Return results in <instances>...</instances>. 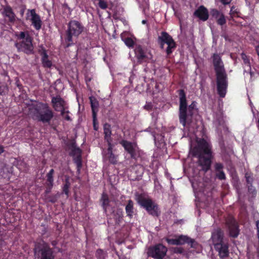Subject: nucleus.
Instances as JSON below:
<instances>
[{
    "instance_id": "nucleus-1",
    "label": "nucleus",
    "mask_w": 259,
    "mask_h": 259,
    "mask_svg": "<svg viewBox=\"0 0 259 259\" xmlns=\"http://www.w3.org/2000/svg\"><path fill=\"white\" fill-rule=\"evenodd\" d=\"M212 59L216 76L218 94L220 97L224 98L228 86V75L220 55L217 53L213 54Z\"/></svg>"
},
{
    "instance_id": "nucleus-52",
    "label": "nucleus",
    "mask_w": 259,
    "mask_h": 259,
    "mask_svg": "<svg viewBox=\"0 0 259 259\" xmlns=\"http://www.w3.org/2000/svg\"><path fill=\"white\" fill-rule=\"evenodd\" d=\"M142 23L143 24H145V23H146V20H143L142 21Z\"/></svg>"
},
{
    "instance_id": "nucleus-22",
    "label": "nucleus",
    "mask_w": 259,
    "mask_h": 259,
    "mask_svg": "<svg viewBox=\"0 0 259 259\" xmlns=\"http://www.w3.org/2000/svg\"><path fill=\"white\" fill-rule=\"evenodd\" d=\"M39 54L41 56V63L44 68H51L52 66V62L49 59V56L47 53V51L45 49H42L39 51Z\"/></svg>"
},
{
    "instance_id": "nucleus-38",
    "label": "nucleus",
    "mask_w": 259,
    "mask_h": 259,
    "mask_svg": "<svg viewBox=\"0 0 259 259\" xmlns=\"http://www.w3.org/2000/svg\"><path fill=\"white\" fill-rule=\"evenodd\" d=\"M99 7L103 10L106 9L108 7L107 3L104 0H99Z\"/></svg>"
},
{
    "instance_id": "nucleus-27",
    "label": "nucleus",
    "mask_w": 259,
    "mask_h": 259,
    "mask_svg": "<svg viewBox=\"0 0 259 259\" xmlns=\"http://www.w3.org/2000/svg\"><path fill=\"white\" fill-rule=\"evenodd\" d=\"M4 13L5 16L9 18L11 22H13L15 20V15L10 6H7L4 8Z\"/></svg>"
},
{
    "instance_id": "nucleus-24",
    "label": "nucleus",
    "mask_w": 259,
    "mask_h": 259,
    "mask_svg": "<svg viewBox=\"0 0 259 259\" xmlns=\"http://www.w3.org/2000/svg\"><path fill=\"white\" fill-rule=\"evenodd\" d=\"M104 134V139L107 143L108 145H111L112 144V139L111 138L112 132L111 125L109 123H106L104 125L103 127Z\"/></svg>"
},
{
    "instance_id": "nucleus-6",
    "label": "nucleus",
    "mask_w": 259,
    "mask_h": 259,
    "mask_svg": "<svg viewBox=\"0 0 259 259\" xmlns=\"http://www.w3.org/2000/svg\"><path fill=\"white\" fill-rule=\"evenodd\" d=\"M54 117V112L48 104L39 103L32 111L33 119L43 123L49 124Z\"/></svg>"
},
{
    "instance_id": "nucleus-34",
    "label": "nucleus",
    "mask_w": 259,
    "mask_h": 259,
    "mask_svg": "<svg viewBox=\"0 0 259 259\" xmlns=\"http://www.w3.org/2000/svg\"><path fill=\"white\" fill-rule=\"evenodd\" d=\"M217 23L218 25L220 26H223L226 23V19L224 14H222L216 20Z\"/></svg>"
},
{
    "instance_id": "nucleus-40",
    "label": "nucleus",
    "mask_w": 259,
    "mask_h": 259,
    "mask_svg": "<svg viewBox=\"0 0 259 259\" xmlns=\"http://www.w3.org/2000/svg\"><path fill=\"white\" fill-rule=\"evenodd\" d=\"M93 123L94 130L97 131L98 130V123L97 121V115H95V116H93Z\"/></svg>"
},
{
    "instance_id": "nucleus-33",
    "label": "nucleus",
    "mask_w": 259,
    "mask_h": 259,
    "mask_svg": "<svg viewBox=\"0 0 259 259\" xmlns=\"http://www.w3.org/2000/svg\"><path fill=\"white\" fill-rule=\"evenodd\" d=\"M106 253L101 249H98L96 252V257L97 259H105Z\"/></svg>"
},
{
    "instance_id": "nucleus-29",
    "label": "nucleus",
    "mask_w": 259,
    "mask_h": 259,
    "mask_svg": "<svg viewBox=\"0 0 259 259\" xmlns=\"http://www.w3.org/2000/svg\"><path fill=\"white\" fill-rule=\"evenodd\" d=\"M101 201H102V206L105 212L107 211V207L109 205L110 200L107 194L103 193L102 195Z\"/></svg>"
},
{
    "instance_id": "nucleus-36",
    "label": "nucleus",
    "mask_w": 259,
    "mask_h": 259,
    "mask_svg": "<svg viewBox=\"0 0 259 259\" xmlns=\"http://www.w3.org/2000/svg\"><path fill=\"white\" fill-rule=\"evenodd\" d=\"M235 7L234 6H232L231 8L230 12V15H231V19H233L234 17L237 16L238 17V14L239 13V12L237 11V9H235Z\"/></svg>"
},
{
    "instance_id": "nucleus-21",
    "label": "nucleus",
    "mask_w": 259,
    "mask_h": 259,
    "mask_svg": "<svg viewBox=\"0 0 259 259\" xmlns=\"http://www.w3.org/2000/svg\"><path fill=\"white\" fill-rule=\"evenodd\" d=\"M214 167L215 171V177L220 180H226V175L223 171V164L220 162H216L214 165Z\"/></svg>"
},
{
    "instance_id": "nucleus-46",
    "label": "nucleus",
    "mask_w": 259,
    "mask_h": 259,
    "mask_svg": "<svg viewBox=\"0 0 259 259\" xmlns=\"http://www.w3.org/2000/svg\"><path fill=\"white\" fill-rule=\"evenodd\" d=\"M247 185H248V190L249 192H252L253 191H254L255 190L254 189H253L252 184H247Z\"/></svg>"
},
{
    "instance_id": "nucleus-5",
    "label": "nucleus",
    "mask_w": 259,
    "mask_h": 259,
    "mask_svg": "<svg viewBox=\"0 0 259 259\" xmlns=\"http://www.w3.org/2000/svg\"><path fill=\"white\" fill-rule=\"evenodd\" d=\"M84 30L82 23L77 20H71L67 24V28L65 32V48H67L74 45L73 37L77 38Z\"/></svg>"
},
{
    "instance_id": "nucleus-53",
    "label": "nucleus",
    "mask_w": 259,
    "mask_h": 259,
    "mask_svg": "<svg viewBox=\"0 0 259 259\" xmlns=\"http://www.w3.org/2000/svg\"><path fill=\"white\" fill-rule=\"evenodd\" d=\"M4 243H5V242H2L1 244H4Z\"/></svg>"
},
{
    "instance_id": "nucleus-35",
    "label": "nucleus",
    "mask_w": 259,
    "mask_h": 259,
    "mask_svg": "<svg viewBox=\"0 0 259 259\" xmlns=\"http://www.w3.org/2000/svg\"><path fill=\"white\" fill-rule=\"evenodd\" d=\"M223 14L221 13L218 10L216 9H213L210 11V15L216 20Z\"/></svg>"
},
{
    "instance_id": "nucleus-12",
    "label": "nucleus",
    "mask_w": 259,
    "mask_h": 259,
    "mask_svg": "<svg viewBox=\"0 0 259 259\" xmlns=\"http://www.w3.org/2000/svg\"><path fill=\"white\" fill-rule=\"evenodd\" d=\"M167 248L161 243L151 246L149 248L148 254L155 259H162L166 255Z\"/></svg>"
},
{
    "instance_id": "nucleus-4",
    "label": "nucleus",
    "mask_w": 259,
    "mask_h": 259,
    "mask_svg": "<svg viewBox=\"0 0 259 259\" xmlns=\"http://www.w3.org/2000/svg\"><path fill=\"white\" fill-rule=\"evenodd\" d=\"M15 35L17 41L14 46L18 52H22L28 55L34 53L33 38L30 36L28 31L16 32Z\"/></svg>"
},
{
    "instance_id": "nucleus-19",
    "label": "nucleus",
    "mask_w": 259,
    "mask_h": 259,
    "mask_svg": "<svg viewBox=\"0 0 259 259\" xmlns=\"http://www.w3.org/2000/svg\"><path fill=\"white\" fill-rule=\"evenodd\" d=\"M30 14L32 24L36 30H39L41 28L42 25L40 16L35 13L34 9L30 10Z\"/></svg>"
},
{
    "instance_id": "nucleus-44",
    "label": "nucleus",
    "mask_w": 259,
    "mask_h": 259,
    "mask_svg": "<svg viewBox=\"0 0 259 259\" xmlns=\"http://www.w3.org/2000/svg\"><path fill=\"white\" fill-rule=\"evenodd\" d=\"M69 113V111H66L65 110V113H64V116H62L66 120H67V121H71V117H70V116L68 115V113Z\"/></svg>"
},
{
    "instance_id": "nucleus-41",
    "label": "nucleus",
    "mask_w": 259,
    "mask_h": 259,
    "mask_svg": "<svg viewBox=\"0 0 259 259\" xmlns=\"http://www.w3.org/2000/svg\"><path fill=\"white\" fill-rule=\"evenodd\" d=\"M172 251L175 253L182 254L184 252V249L181 247H175L172 248Z\"/></svg>"
},
{
    "instance_id": "nucleus-37",
    "label": "nucleus",
    "mask_w": 259,
    "mask_h": 259,
    "mask_svg": "<svg viewBox=\"0 0 259 259\" xmlns=\"http://www.w3.org/2000/svg\"><path fill=\"white\" fill-rule=\"evenodd\" d=\"M241 58L243 60L244 63L248 68H249V69H250L249 60L248 58H247V56L244 53H242L241 54Z\"/></svg>"
},
{
    "instance_id": "nucleus-39",
    "label": "nucleus",
    "mask_w": 259,
    "mask_h": 259,
    "mask_svg": "<svg viewBox=\"0 0 259 259\" xmlns=\"http://www.w3.org/2000/svg\"><path fill=\"white\" fill-rule=\"evenodd\" d=\"M144 108L148 111H152L153 108V104L151 102H146Z\"/></svg>"
},
{
    "instance_id": "nucleus-15",
    "label": "nucleus",
    "mask_w": 259,
    "mask_h": 259,
    "mask_svg": "<svg viewBox=\"0 0 259 259\" xmlns=\"http://www.w3.org/2000/svg\"><path fill=\"white\" fill-rule=\"evenodd\" d=\"M229 236L233 238H237L239 234L240 230L237 223L235 220H230L227 222Z\"/></svg>"
},
{
    "instance_id": "nucleus-20",
    "label": "nucleus",
    "mask_w": 259,
    "mask_h": 259,
    "mask_svg": "<svg viewBox=\"0 0 259 259\" xmlns=\"http://www.w3.org/2000/svg\"><path fill=\"white\" fill-rule=\"evenodd\" d=\"M163 41L166 42V44L167 45L166 53L167 55H170L177 47L176 42L169 34L167 38L165 37Z\"/></svg>"
},
{
    "instance_id": "nucleus-7",
    "label": "nucleus",
    "mask_w": 259,
    "mask_h": 259,
    "mask_svg": "<svg viewBox=\"0 0 259 259\" xmlns=\"http://www.w3.org/2000/svg\"><path fill=\"white\" fill-rule=\"evenodd\" d=\"M34 253L37 259H55L56 258L54 249L44 241L35 243Z\"/></svg>"
},
{
    "instance_id": "nucleus-30",
    "label": "nucleus",
    "mask_w": 259,
    "mask_h": 259,
    "mask_svg": "<svg viewBox=\"0 0 259 259\" xmlns=\"http://www.w3.org/2000/svg\"><path fill=\"white\" fill-rule=\"evenodd\" d=\"M168 33L165 31H162L161 33V35L158 37L157 41L158 44L160 45V47L161 49L164 48V44H166V42L163 41L165 37L167 38Z\"/></svg>"
},
{
    "instance_id": "nucleus-32",
    "label": "nucleus",
    "mask_w": 259,
    "mask_h": 259,
    "mask_svg": "<svg viewBox=\"0 0 259 259\" xmlns=\"http://www.w3.org/2000/svg\"><path fill=\"white\" fill-rule=\"evenodd\" d=\"M123 40L125 45L130 48H133L135 45V41L131 37H126L124 39L122 38Z\"/></svg>"
},
{
    "instance_id": "nucleus-14",
    "label": "nucleus",
    "mask_w": 259,
    "mask_h": 259,
    "mask_svg": "<svg viewBox=\"0 0 259 259\" xmlns=\"http://www.w3.org/2000/svg\"><path fill=\"white\" fill-rule=\"evenodd\" d=\"M51 102L53 107L57 111H61V115L64 116L65 113V102L60 96L53 97Z\"/></svg>"
},
{
    "instance_id": "nucleus-48",
    "label": "nucleus",
    "mask_w": 259,
    "mask_h": 259,
    "mask_svg": "<svg viewBox=\"0 0 259 259\" xmlns=\"http://www.w3.org/2000/svg\"><path fill=\"white\" fill-rule=\"evenodd\" d=\"M248 71H249L248 73H249V74L250 75V78H251L254 75V72L251 71V68L249 69V68H248Z\"/></svg>"
},
{
    "instance_id": "nucleus-23",
    "label": "nucleus",
    "mask_w": 259,
    "mask_h": 259,
    "mask_svg": "<svg viewBox=\"0 0 259 259\" xmlns=\"http://www.w3.org/2000/svg\"><path fill=\"white\" fill-rule=\"evenodd\" d=\"M223 232L221 229H217L212 233L211 239L214 245L223 242Z\"/></svg>"
},
{
    "instance_id": "nucleus-11",
    "label": "nucleus",
    "mask_w": 259,
    "mask_h": 259,
    "mask_svg": "<svg viewBox=\"0 0 259 259\" xmlns=\"http://www.w3.org/2000/svg\"><path fill=\"white\" fill-rule=\"evenodd\" d=\"M132 159L137 160L139 154V147L135 142H132L125 140H122L119 142Z\"/></svg>"
},
{
    "instance_id": "nucleus-2",
    "label": "nucleus",
    "mask_w": 259,
    "mask_h": 259,
    "mask_svg": "<svg viewBox=\"0 0 259 259\" xmlns=\"http://www.w3.org/2000/svg\"><path fill=\"white\" fill-rule=\"evenodd\" d=\"M194 156L197 157L198 163L205 172L210 169L213 158L211 146L205 139L197 141V145L193 149Z\"/></svg>"
},
{
    "instance_id": "nucleus-18",
    "label": "nucleus",
    "mask_w": 259,
    "mask_h": 259,
    "mask_svg": "<svg viewBox=\"0 0 259 259\" xmlns=\"http://www.w3.org/2000/svg\"><path fill=\"white\" fill-rule=\"evenodd\" d=\"M214 248L219 252L220 258H224L229 256V246L227 244L222 242L215 244Z\"/></svg>"
},
{
    "instance_id": "nucleus-8",
    "label": "nucleus",
    "mask_w": 259,
    "mask_h": 259,
    "mask_svg": "<svg viewBox=\"0 0 259 259\" xmlns=\"http://www.w3.org/2000/svg\"><path fill=\"white\" fill-rule=\"evenodd\" d=\"M135 199L140 205L147 210L149 214L156 217L159 215L158 205L151 198H146L144 194L136 193Z\"/></svg>"
},
{
    "instance_id": "nucleus-45",
    "label": "nucleus",
    "mask_w": 259,
    "mask_h": 259,
    "mask_svg": "<svg viewBox=\"0 0 259 259\" xmlns=\"http://www.w3.org/2000/svg\"><path fill=\"white\" fill-rule=\"evenodd\" d=\"M232 1V0H220V3L224 6L229 5Z\"/></svg>"
},
{
    "instance_id": "nucleus-3",
    "label": "nucleus",
    "mask_w": 259,
    "mask_h": 259,
    "mask_svg": "<svg viewBox=\"0 0 259 259\" xmlns=\"http://www.w3.org/2000/svg\"><path fill=\"white\" fill-rule=\"evenodd\" d=\"M179 96V120L184 127H185L187 123L191 122L192 117L196 110V102L192 101L190 105L188 106L186 99V94L183 89L177 91Z\"/></svg>"
},
{
    "instance_id": "nucleus-43",
    "label": "nucleus",
    "mask_w": 259,
    "mask_h": 259,
    "mask_svg": "<svg viewBox=\"0 0 259 259\" xmlns=\"http://www.w3.org/2000/svg\"><path fill=\"white\" fill-rule=\"evenodd\" d=\"M48 200L49 202L54 203L57 201V199L55 196H50L48 197Z\"/></svg>"
},
{
    "instance_id": "nucleus-54",
    "label": "nucleus",
    "mask_w": 259,
    "mask_h": 259,
    "mask_svg": "<svg viewBox=\"0 0 259 259\" xmlns=\"http://www.w3.org/2000/svg\"><path fill=\"white\" fill-rule=\"evenodd\" d=\"M0 247H2V246L0 245Z\"/></svg>"
},
{
    "instance_id": "nucleus-51",
    "label": "nucleus",
    "mask_w": 259,
    "mask_h": 259,
    "mask_svg": "<svg viewBox=\"0 0 259 259\" xmlns=\"http://www.w3.org/2000/svg\"><path fill=\"white\" fill-rule=\"evenodd\" d=\"M114 19H118L119 18L117 16L116 14H114L113 16Z\"/></svg>"
},
{
    "instance_id": "nucleus-10",
    "label": "nucleus",
    "mask_w": 259,
    "mask_h": 259,
    "mask_svg": "<svg viewBox=\"0 0 259 259\" xmlns=\"http://www.w3.org/2000/svg\"><path fill=\"white\" fill-rule=\"evenodd\" d=\"M134 52L137 62L140 64L148 63L152 59L153 56L150 51L140 45L136 46Z\"/></svg>"
},
{
    "instance_id": "nucleus-42",
    "label": "nucleus",
    "mask_w": 259,
    "mask_h": 259,
    "mask_svg": "<svg viewBox=\"0 0 259 259\" xmlns=\"http://www.w3.org/2000/svg\"><path fill=\"white\" fill-rule=\"evenodd\" d=\"M245 178L247 184H251L252 183L253 178L249 174L246 173L245 174Z\"/></svg>"
},
{
    "instance_id": "nucleus-26",
    "label": "nucleus",
    "mask_w": 259,
    "mask_h": 259,
    "mask_svg": "<svg viewBox=\"0 0 259 259\" xmlns=\"http://www.w3.org/2000/svg\"><path fill=\"white\" fill-rule=\"evenodd\" d=\"M89 99L91 103L92 115L93 116H95V115H97V112H98L99 102L94 97H90Z\"/></svg>"
},
{
    "instance_id": "nucleus-9",
    "label": "nucleus",
    "mask_w": 259,
    "mask_h": 259,
    "mask_svg": "<svg viewBox=\"0 0 259 259\" xmlns=\"http://www.w3.org/2000/svg\"><path fill=\"white\" fill-rule=\"evenodd\" d=\"M68 149L70 151L69 155L73 158V162L76 165L77 172L79 174L82 166V151L77 147L76 142L72 140L66 144Z\"/></svg>"
},
{
    "instance_id": "nucleus-49",
    "label": "nucleus",
    "mask_w": 259,
    "mask_h": 259,
    "mask_svg": "<svg viewBox=\"0 0 259 259\" xmlns=\"http://www.w3.org/2000/svg\"><path fill=\"white\" fill-rule=\"evenodd\" d=\"M4 151V147L2 146H0V154Z\"/></svg>"
},
{
    "instance_id": "nucleus-16",
    "label": "nucleus",
    "mask_w": 259,
    "mask_h": 259,
    "mask_svg": "<svg viewBox=\"0 0 259 259\" xmlns=\"http://www.w3.org/2000/svg\"><path fill=\"white\" fill-rule=\"evenodd\" d=\"M113 144L108 145L107 151L103 155L104 160L108 161L111 164H115L117 162V156L113 153Z\"/></svg>"
},
{
    "instance_id": "nucleus-50",
    "label": "nucleus",
    "mask_w": 259,
    "mask_h": 259,
    "mask_svg": "<svg viewBox=\"0 0 259 259\" xmlns=\"http://www.w3.org/2000/svg\"><path fill=\"white\" fill-rule=\"evenodd\" d=\"M52 244L53 246H55V245L57 244V241H53L52 242Z\"/></svg>"
},
{
    "instance_id": "nucleus-17",
    "label": "nucleus",
    "mask_w": 259,
    "mask_h": 259,
    "mask_svg": "<svg viewBox=\"0 0 259 259\" xmlns=\"http://www.w3.org/2000/svg\"><path fill=\"white\" fill-rule=\"evenodd\" d=\"M194 16L203 21H205L209 17L208 10L204 6H200L194 12Z\"/></svg>"
},
{
    "instance_id": "nucleus-28",
    "label": "nucleus",
    "mask_w": 259,
    "mask_h": 259,
    "mask_svg": "<svg viewBox=\"0 0 259 259\" xmlns=\"http://www.w3.org/2000/svg\"><path fill=\"white\" fill-rule=\"evenodd\" d=\"M54 169H51L49 172L47 174V186L51 189L54 184V178L53 175L54 174Z\"/></svg>"
},
{
    "instance_id": "nucleus-31",
    "label": "nucleus",
    "mask_w": 259,
    "mask_h": 259,
    "mask_svg": "<svg viewBox=\"0 0 259 259\" xmlns=\"http://www.w3.org/2000/svg\"><path fill=\"white\" fill-rule=\"evenodd\" d=\"M70 186V183L68 179H66L65 183L63 187V192L66 195L67 197L69 196V189Z\"/></svg>"
},
{
    "instance_id": "nucleus-13",
    "label": "nucleus",
    "mask_w": 259,
    "mask_h": 259,
    "mask_svg": "<svg viewBox=\"0 0 259 259\" xmlns=\"http://www.w3.org/2000/svg\"><path fill=\"white\" fill-rule=\"evenodd\" d=\"M166 241L169 245H180L186 243L190 245L192 248H196L197 245V243L194 239L183 235H180L176 239L167 238H166Z\"/></svg>"
},
{
    "instance_id": "nucleus-47",
    "label": "nucleus",
    "mask_w": 259,
    "mask_h": 259,
    "mask_svg": "<svg viewBox=\"0 0 259 259\" xmlns=\"http://www.w3.org/2000/svg\"><path fill=\"white\" fill-rule=\"evenodd\" d=\"M5 89V86H4V85H3V86L0 85V95H3V94L4 93Z\"/></svg>"
},
{
    "instance_id": "nucleus-25",
    "label": "nucleus",
    "mask_w": 259,
    "mask_h": 259,
    "mask_svg": "<svg viewBox=\"0 0 259 259\" xmlns=\"http://www.w3.org/2000/svg\"><path fill=\"white\" fill-rule=\"evenodd\" d=\"M134 202L130 199L127 201V204L125 206V212L126 215L130 218H133L134 214Z\"/></svg>"
}]
</instances>
